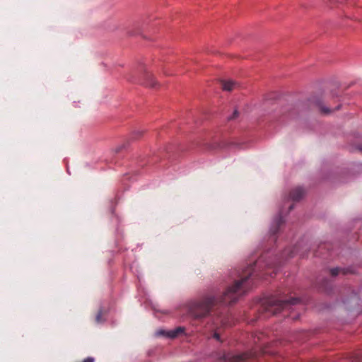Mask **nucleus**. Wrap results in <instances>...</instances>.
<instances>
[{
	"instance_id": "1",
	"label": "nucleus",
	"mask_w": 362,
	"mask_h": 362,
	"mask_svg": "<svg viewBox=\"0 0 362 362\" xmlns=\"http://www.w3.org/2000/svg\"><path fill=\"white\" fill-rule=\"evenodd\" d=\"M262 258L250 264L247 268L238 274V280L229 286L220 298L211 294H206L200 298L192 301L189 305L190 315L196 319H202L208 316L219 304H231L235 303L238 298L245 293L252 284L255 278L263 277L257 269L260 267Z\"/></svg>"
},
{
	"instance_id": "2",
	"label": "nucleus",
	"mask_w": 362,
	"mask_h": 362,
	"mask_svg": "<svg viewBox=\"0 0 362 362\" xmlns=\"http://www.w3.org/2000/svg\"><path fill=\"white\" fill-rule=\"evenodd\" d=\"M298 301V298H296L284 299L281 296H271L262 300V310L268 315H274L288 308L291 305L297 304Z\"/></svg>"
},
{
	"instance_id": "3",
	"label": "nucleus",
	"mask_w": 362,
	"mask_h": 362,
	"mask_svg": "<svg viewBox=\"0 0 362 362\" xmlns=\"http://www.w3.org/2000/svg\"><path fill=\"white\" fill-rule=\"evenodd\" d=\"M251 356V354L247 353L242 354H233L228 353L224 356V360L226 362H243Z\"/></svg>"
},
{
	"instance_id": "4",
	"label": "nucleus",
	"mask_w": 362,
	"mask_h": 362,
	"mask_svg": "<svg viewBox=\"0 0 362 362\" xmlns=\"http://www.w3.org/2000/svg\"><path fill=\"white\" fill-rule=\"evenodd\" d=\"M185 331V329L182 327H178L175 328V329L170 330V331H165L163 329H160L156 332L157 336H164L167 337L171 339H174L179 336L180 334L183 333Z\"/></svg>"
},
{
	"instance_id": "5",
	"label": "nucleus",
	"mask_w": 362,
	"mask_h": 362,
	"mask_svg": "<svg viewBox=\"0 0 362 362\" xmlns=\"http://www.w3.org/2000/svg\"><path fill=\"white\" fill-rule=\"evenodd\" d=\"M221 84L223 90L226 91H232L239 87L238 83L232 80H222Z\"/></svg>"
},
{
	"instance_id": "6",
	"label": "nucleus",
	"mask_w": 362,
	"mask_h": 362,
	"mask_svg": "<svg viewBox=\"0 0 362 362\" xmlns=\"http://www.w3.org/2000/svg\"><path fill=\"white\" fill-rule=\"evenodd\" d=\"M305 190L300 187H298L294 188L293 190L291 191L289 197L293 201H299L304 195Z\"/></svg>"
},
{
	"instance_id": "7",
	"label": "nucleus",
	"mask_w": 362,
	"mask_h": 362,
	"mask_svg": "<svg viewBox=\"0 0 362 362\" xmlns=\"http://www.w3.org/2000/svg\"><path fill=\"white\" fill-rule=\"evenodd\" d=\"M145 78H146V81L144 82V84L145 86H149L153 88H155L157 87L158 83L156 82V81L154 79L153 76L151 74L146 73Z\"/></svg>"
},
{
	"instance_id": "8",
	"label": "nucleus",
	"mask_w": 362,
	"mask_h": 362,
	"mask_svg": "<svg viewBox=\"0 0 362 362\" xmlns=\"http://www.w3.org/2000/svg\"><path fill=\"white\" fill-rule=\"evenodd\" d=\"M284 223V220H283V218L279 216H278L276 220H275V226L274 227H272L270 230V232L272 233V235H275L278 230H279V228L280 227V226Z\"/></svg>"
},
{
	"instance_id": "9",
	"label": "nucleus",
	"mask_w": 362,
	"mask_h": 362,
	"mask_svg": "<svg viewBox=\"0 0 362 362\" xmlns=\"http://www.w3.org/2000/svg\"><path fill=\"white\" fill-rule=\"evenodd\" d=\"M341 272V269L339 268V267H336V268H333V269H331L329 270V272H330V274L332 276H337L339 272Z\"/></svg>"
},
{
	"instance_id": "10",
	"label": "nucleus",
	"mask_w": 362,
	"mask_h": 362,
	"mask_svg": "<svg viewBox=\"0 0 362 362\" xmlns=\"http://www.w3.org/2000/svg\"><path fill=\"white\" fill-rule=\"evenodd\" d=\"M102 311L100 310L98 312V313L96 315V317H95V321L98 323L101 322H102Z\"/></svg>"
},
{
	"instance_id": "11",
	"label": "nucleus",
	"mask_w": 362,
	"mask_h": 362,
	"mask_svg": "<svg viewBox=\"0 0 362 362\" xmlns=\"http://www.w3.org/2000/svg\"><path fill=\"white\" fill-rule=\"evenodd\" d=\"M213 338L218 341H221L220 334L217 331L214 332Z\"/></svg>"
},
{
	"instance_id": "12",
	"label": "nucleus",
	"mask_w": 362,
	"mask_h": 362,
	"mask_svg": "<svg viewBox=\"0 0 362 362\" xmlns=\"http://www.w3.org/2000/svg\"><path fill=\"white\" fill-rule=\"evenodd\" d=\"M143 134V132L142 131H139V130H137V131H135L134 132V137L136 139V138H138L139 136H140L141 134Z\"/></svg>"
},
{
	"instance_id": "13",
	"label": "nucleus",
	"mask_w": 362,
	"mask_h": 362,
	"mask_svg": "<svg viewBox=\"0 0 362 362\" xmlns=\"http://www.w3.org/2000/svg\"><path fill=\"white\" fill-rule=\"evenodd\" d=\"M321 111L325 114H328L332 112L330 109L324 107H321Z\"/></svg>"
},
{
	"instance_id": "14",
	"label": "nucleus",
	"mask_w": 362,
	"mask_h": 362,
	"mask_svg": "<svg viewBox=\"0 0 362 362\" xmlns=\"http://www.w3.org/2000/svg\"><path fill=\"white\" fill-rule=\"evenodd\" d=\"M221 322L225 326H230V322L226 319H221Z\"/></svg>"
},
{
	"instance_id": "15",
	"label": "nucleus",
	"mask_w": 362,
	"mask_h": 362,
	"mask_svg": "<svg viewBox=\"0 0 362 362\" xmlns=\"http://www.w3.org/2000/svg\"><path fill=\"white\" fill-rule=\"evenodd\" d=\"M238 115V112L237 110H235L233 115L231 117H229V119H233L235 118H236Z\"/></svg>"
},
{
	"instance_id": "16",
	"label": "nucleus",
	"mask_w": 362,
	"mask_h": 362,
	"mask_svg": "<svg viewBox=\"0 0 362 362\" xmlns=\"http://www.w3.org/2000/svg\"><path fill=\"white\" fill-rule=\"evenodd\" d=\"M95 359L93 357H88L85 358L82 362H94Z\"/></svg>"
},
{
	"instance_id": "17",
	"label": "nucleus",
	"mask_w": 362,
	"mask_h": 362,
	"mask_svg": "<svg viewBox=\"0 0 362 362\" xmlns=\"http://www.w3.org/2000/svg\"><path fill=\"white\" fill-rule=\"evenodd\" d=\"M354 362H362V357L356 356L355 358L353 359Z\"/></svg>"
},
{
	"instance_id": "18",
	"label": "nucleus",
	"mask_w": 362,
	"mask_h": 362,
	"mask_svg": "<svg viewBox=\"0 0 362 362\" xmlns=\"http://www.w3.org/2000/svg\"><path fill=\"white\" fill-rule=\"evenodd\" d=\"M293 209V204L289 206V211H291Z\"/></svg>"
},
{
	"instance_id": "19",
	"label": "nucleus",
	"mask_w": 362,
	"mask_h": 362,
	"mask_svg": "<svg viewBox=\"0 0 362 362\" xmlns=\"http://www.w3.org/2000/svg\"><path fill=\"white\" fill-rule=\"evenodd\" d=\"M339 105H338V106L334 109V110H339Z\"/></svg>"
},
{
	"instance_id": "20",
	"label": "nucleus",
	"mask_w": 362,
	"mask_h": 362,
	"mask_svg": "<svg viewBox=\"0 0 362 362\" xmlns=\"http://www.w3.org/2000/svg\"><path fill=\"white\" fill-rule=\"evenodd\" d=\"M266 266L268 267H272L269 264H267V263Z\"/></svg>"
},
{
	"instance_id": "21",
	"label": "nucleus",
	"mask_w": 362,
	"mask_h": 362,
	"mask_svg": "<svg viewBox=\"0 0 362 362\" xmlns=\"http://www.w3.org/2000/svg\"><path fill=\"white\" fill-rule=\"evenodd\" d=\"M360 151H362V148H360Z\"/></svg>"
}]
</instances>
